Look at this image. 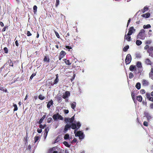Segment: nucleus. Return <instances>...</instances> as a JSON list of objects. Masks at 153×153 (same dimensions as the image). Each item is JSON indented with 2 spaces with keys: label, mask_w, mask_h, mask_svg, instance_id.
<instances>
[{
  "label": "nucleus",
  "mask_w": 153,
  "mask_h": 153,
  "mask_svg": "<svg viewBox=\"0 0 153 153\" xmlns=\"http://www.w3.org/2000/svg\"><path fill=\"white\" fill-rule=\"evenodd\" d=\"M76 127H78V128L75 129L74 130V134H83V133L82 131H78V129L81 126V124L79 122H76Z\"/></svg>",
  "instance_id": "3"
},
{
  "label": "nucleus",
  "mask_w": 153,
  "mask_h": 153,
  "mask_svg": "<svg viewBox=\"0 0 153 153\" xmlns=\"http://www.w3.org/2000/svg\"><path fill=\"white\" fill-rule=\"evenodd\" d=\"M149 46L148 45H146L144 47V49L145 50H147V49H148L149 48Z\"/></svg>",
  "instance_id": "62"
},
{
  "label": "nucleus",
  "mask_w": 153,
  "mask_h": 153,
  "mask_svg": "<svg viewBox=\"0 0 153 153\" xmlns=\"http://www.w3.org/2000/svg\"><path fill=\"white\" fill-rule=\"evenodd\" d=\"M141 92L142 94H144L145 93V91L144 89H142L140 91Z\"/></svg>",
  "instance_id": "60"
},
{
  "label": "nucleus",
  "mask_w": 153,
  "mask_h": 153,
  "mask_svg": "<svg viewBox=\"0 0 153 153\" xmlns=\"http://www.w3.org/2000/svg\"><path fill=\"white\" fill-rule=\"evenodd\" d=\"M45 126H46L45 125L44 126H43L42 125L40 124L39 125V127L41 129H42V128L43 129V128H45Z\"/></svg>",
  "instance_id": "50"
},
{
  "label": "nucleus",
  "mask_w": 153,
  "mask_h": 153,
  "mask_svg": "<svg viewBox=\"0 0 153 153\" xmlns=\"http://www.w3.org/2000/svg\"><path fill=\"white\" fill-rule=\"evenodd\" d=\"M144 117H146L148 120H149L151 118L150 114L147 112H144Z\"/></svg>",
  "instance_id": "11"
},
{
  "label": "nucleus",
  "mask_w": 153,
  "mask_h": 153,
  "mask_svg": "<svg viewBox=\"0 0 153 153\" xmlns=\"http://www.w3.org/2000/svg\"><path fill=\"white\" fill-rule=\"evenodd\" d=\"M4 53H8V50L7 48L6 47H5L4 48Z\"/></svg>",
  "instance_id": "47"
},
{
  "label": "nucleus",
  "mask_w": 153,
  "mask_h": 153,
  "mask_svg": "<svg viewBox=\"0 0 153 153\" xmlns=\"http://www.w3.org/2000/svg\"><path fill=\"white\" fill-rule=\"evenodd\" d=\"M136 43L137 45L139 46L142 44V42L141 41L138 40L136 41Z\"/></svg>",
  "instance_id": "34"
},
{
  "label": "nucleus",
  "mask_w": 153,
  "mask_h": 153,
  "mask_svg": "<svg viewBox=\"0 0 153 153\" xmlns=\"http://www.w3.org/2000/svg\"><path fill=\"white\" fill-rule=\"evenodd\" d=\"M65 47L67 49H72V47L70 46H66Z\"/></svg>",
  "instance_id": "59"
},
{
  "label": "nucleus",
  "mask_w": 153,
  "mask_h": 153,
  "mask_svg": "<svg viewBox=\"0 0 153 153\" xmlns=\"http://www.w3.org/2000/svg\"><path fill=\"white\" fill-rule=\"evenodd\" d=\"M75 137H78L80 139L82 140L84 137V134H75Z\"/></svg>",
  "instance_id": "21"
},
{
  "label": "nucleus",
  "mask_w": 153,
  "mask_h": 153,
  "mask_svg": "<svg viewBox=\"0 0 153 153\" xmlns=\"http://www.w3.org/2000/svg\"><path fill=\"white\" fill-rule=\"evenodd\" d=\"M135 87L137 89H138V90L140 89L141 87V84H140V82L137 83L135 85Z\"/></svg>",
  "instance_id": "29"
},
{
  "label": "nucleus",
  "mask_w": 153,
  "mask_h": 153,
  "mask_svg": "<svg viewBox=\"0 0 153 153\" xmlns=\"http://www.w3.org/2000/svg\"><path fill=\"white\" fill-rule=\"evenodd\" d=\"M143 84L144 86H147L149 85V83L148 81L144 80L143 81Z\"/></svg>",
  "instance_id": "23"
},
{
  "label": "nucleus",
  "mask_w": 153,
  "mask_h": 153,
  "mask_svg": "<svg viewBox=\"0 0 153 153\" xmlns=\"http://www.w3.org/2000/svg\"><path fill=\"white\" fill-rule=\"evenodd\" d=\"M39 139V137H34L35 142L34 143H36Z\"/></svg>",
  "instance_id": "44"
},
{
  "label": "nucleus",
  "mask_w": 153,
  "mask_h": 153,
  "mask_svg": "<svg viewBox=\"0 0 153 153\" xmlns=\"http://www.w3.org/2000/svg\"><path fill=\"white\" fill-rule=\"evenodd\" d=\"M63 61L65 62L66 64L68 65H71V63L70 62L69 60H67L66 59H63Z\"/></svg>",
  "instance_id": "27"
},
{
  "label": "nucleus",
  "mask_w": 153,
  "mask_h": 153,
  "mask_svg": "<svg viewBox=\"0 0 153 153\" xmlns=\"http://www.w3.org/2000/svg\"><path fill=\"white\" fill-rule=\"evenodd\" d=\"M136 66L135 65H130L129 67V70L131 71H134V70L136 68Z\"/></svg>",
  "instance_id": "24"
},
{
  "label": "nucleus",
  "mask_w": 153,
  "mask_h": 153,
  "mask_svg": "<svg viewBox=\"0 0 153 153\" xmlns=\"http://www.w3.org/2000/svg\"><path fill=\"white\" fill-rule=\"evenodd\" d=\"M62 138V136L61 135H59L58 136V137L56 138V140L54 142V143H56L59 142Z\"/></svg>",
  "instance_id": "22"
},
{
  "label": "nucleus",
  "mask_w": 153,
  "mask_h": 153,
  "mask_svg": "<svg viewBox=\"0 0 153 153\" xmlns=\"http://www.w3.org/2000/svg\"><path fill=\"white\" fill-rule=\"evenodd\" d=\"M57 148L56 147H53L51 149H49L48 153H58L57 151H56Z\"/></svg>",
  "instance_id": "10"
},
{
  "label": "nucleus",
  "mask_w": 153,
  "mask_h": 153,
  "mask_svg": "<svg viewBox=\"0 0 153 153\" xmlns=\"http://www.w3.org/2000/svg\"><path fill=\"white\" fill-rule=\"evenodd\" d=\"M136 66L137 68L135 70V73L136 74H138L140 73H141L143 70V68L141 62L138 61L137 62Z\"/></svg>",
  "instance_id": "1"
},
{
  "label": "nucleus",
  "mask_w": 153,
  "mask_h": 153,
  "mask_svg": "<svg viewBox=\"0 0 153 153\" xmlns=\"http://www.w3.org/2000/svg\"><path fill=\"white\" fill-rule=\"evenodd\" d=\"M56 98L59 102H60L62 101V98L60 97V95L58 94L56 97Z\"/></svg>",
  "instance_id": "17"
},
{
  "label": "nucleus",
  "mask_w": 153,
  "mask_h": 153,
  "mask_svg": "<svg viewBox=\"0 0 153 153\" xmlns=\"http://www.w3.org/2000/svg\"><path fill=\"white\" fill-rule=\"evenodd\" d=\"M37 132L39 133H41L42 132V129L41 128L38 129Z\"/></svg>",
  "instance_id": "58"
},
{
  "label": "nucleus",
  "mask_w": 153,
  "mask_h": 153,
  "mask_svg": "<svg viewBox=\"0 0 153 153\" xmlns=\"http://www.w3.org/2000/svg\"><path fill=\"white\" fill-rule=\"evenodd\" d=\"M71 127V125L67 124L65 126V128L64 130V132L66 133V131L69 129H70Z\"/></svg>",
  "instance_id": "14"
},
{
  "label": "nucleus",
  "mask_w": 153,
  "mask_h": 153,
  "mask_svg": "<svg viewBox=\"0 0 153 153\" xmlns=\"http://www.w3.org/2000/svg\"><path fill=\"white\" fill-rule=\"evenodd\" d=\"M74 116L72 117L71 118H65V121L66 123H72L74 121Z\"/></svg>",
  "instance_id": "6"
},
{
  "label": "nucleus",
  "mask_w": 153,
  "mask_h": 153,
  "mask_svg": "<svg viewBox=\"0 0 153 153\" xmlns=\"http://www.w3.org/2000/svg\"><path fill=\"white\" fill-rule=\"evenodd\" d=\"M59 0H56V6H57L59 4Z\"/></svg>",
  "instance_id": "56"
},
{
  "label": "nucleus",
  "mask_w": 153,
  "mask_h": 153,
  "mask_svg": "<svg viewBox=\"0 0 153 153\" xmlns=\"http://www.w3.org/2000/svg\"><path fill=\"white\" fill-rule=\"evenodd\" d=\"M63 143L66 146L68 147H70V145H69L68 143V142H67L65 141Z\"/></svg>",
  "instance_id": "41"
},
{
  "label": "nucleus",
  "mask_w": 153,
  "mask_h": 153,
  "mask_svg": "<svg viewBox=\"0 0 153 153\" xmlns=\"http://www.w3.org/2000/svg\"><path fill=\"white\" fill-rule=\"evenodd\" d=\"M69 111L68 110L65 109L64 110V112L65 114L68 113Z\"/></svg>",
  "instance_id": "63"
},
{
  "label": "nucleus",
  "mask_w": 153,
  "mask_h": 153,
  "mask_svg": "<svg viewBox=\"0 0 153 153\" xmlns=\"http://www.w3.org/2000/svg\"><path fill=\"white\" fill-rule=\"evenodd\" d=\"M152 51H153V47H150L147 50L148 52H152Z\"/></svg>",
  "instance_id": "36"
},
{
  "label": "nucleus",
  "mask_w": 153,
  "mask_h": 153,
  "mask_svg": "<svg viewBox=\"0 0 153 153\" xmlns=\"http://www.w3.org/2000/svg\"><path fill=\"white\" fill-rule=\"evenodd\" d=\"M127 29L126 30V34L124 36V39L127 40L128 41L130 42L131 40V37L130 35H128V33L126 34L127 32Z\"/></svg>",
  "instance_id": "8"
},
{
  "label": "nucleus",
  "mask_w": 153,
  "mask_h": 153,
  "mask_svg": "<svg viewBox=\"0 0 153 153\" xmlns=\"http://www.w3.org/2000/svg\"><path fill=\"white\" fill-rule=\"evenodd\" d=\"M71 125V127L73 129H75L76 128V125L75 123H72Z\"/></svg>",
  "instance_id": "30"
},
{
  "label": "nucleus",
  "mask_w": 153,
  "mask_h": 153,
  "mask_svg": "<svg viewBox=\"0 0 153 153\" xmlns=\"http://www.w3.org/2000/svg\"><path fill=\"white\" fill-rule=\"evenodd\" d=\"M70 104L71 108L74 110L75 109L76 105V102H73L71 103Z\"/></svg>",
  "instance_id": "16"
},
{
  "label": "nucleus",
  "mask_w": 153,
  "mask_h": 153,
  "mask_svg": "<svg viewBox=\"0 0 153 153\" xmlns=\"http://www.w3.org/2000/svg\"><path fill=\"white\" fill-rule=\"evenodd\" d=\"M152 42V40H149L146 41V42L145 43L147 45H149Z\"/></svg>",
  "instance_id": "42"
},
{
  "label": "nucleus",
  "mask_w": 153,
  "mask_h": 153,
  "mask_svg": "<svg viewBox=\"0 0 153 153\" xmlns=\"http://www.w3.org/2000/svg\"><path fill=\"white\" fill-rule=\"evenodd\" d=\"M149 53V56L153 57V53L152 52H148Z\"/></svg>",
  "instance_id": "61"
},
{
  "label": "nucleus",
  "mask_w": 153,
  "mask_h": 153,
  "mask_svg": "<svg viewBox=\"0 0 153 153\" xmlns=\"http://www.w3.org/2000/svg\"><path fill=\"white\" fill-rule=\"evenodd\" d=\"M64 138L65 140H71L73 137L72 136H69V134H65V135L64 137Z\"/></svg>",
  "instance_id": "15"
},
{
  "label": "nucleus",
  "mask_w": 153,
  "mask_h": 153,
  "mask_svg": "<svg viewBox=\"0 0 153 153\" xmlns=\"http://www.w3.org/2000/svg\"><path fill=\"white\" fill-rule=\"evenodd\" d=\"M136 57L137 58H140L141 57V56L140 54L139 53H137L136 54Z\"/></svg>",
  "instance_id": "48"
},
{
  "label": "nucleus",
  "mask_w": 153,
  "mask_h": 153,
  "mask_svg": "<svg viewBox=\"0 0 153 153\" xmlns=\"http://www.w3.org/2000/svg\"><path fill=\"white\" fill-rule=\"evenodd\" d=\"M149 73H153V66H152L151 71Z\"/></svg>",
  "instance_id": "64"
},
{
  "label": "nucleus",
  "mask_w": 153,
  "mask_h": 153,
  "mask_svg": "<svg viewBox=\"0 0 153 153\" xmlns=\"http://www.w3.org/2000/svg\"><path fill=\"white\" fill-rule=\"evenodd\" d=\"M141 16L143 17L148 18L150 16V14L149 13H147L143 14Z\"/></svg>",
  "instance_id": "26"
},
{
  "label": "nucleus",
  "mask_w": 153,
  "mask_h": 153,
  "mask_svg": "<svg viewBox=\"0 0 153 153\" xmlns=\"http://www.w3.org/2000/svg\"><path fill=\"white\" fill-rule=\"evenodd\" d=\"M131 95L132 98L134 101V102L135 103V102L136 100H135V93H134V92L132 91L131 93Z\"/></svg>",
  "instance_id": "20"
},
{
  "label": "nucleus",
  "mask_w": 153,
  "mask_h": 153,
  "mask_svg": "<svg viewBox=\"0 0 153 153\" xmlns=\"http://www.w3.org/2000/svg\"><path fill=\"white\" fill-rule=\"evenodd\" d=\"M45 97L42 94L40 95L39 96V98L41 100H42L45 99Z\"/></svg>",
  "instance_id": "39"
},
{
  "label": "nucleus",
  "mask_w": 153,
  "mask_h": 153,
  "mask_svg": "<svg viewBox=\"0 0 153 153\" xmlns=\"http://www.w3.org/2000/svg\"><path fill=\"white\" fill-rule=\"evenodd\" d=\"M27 35L28 36H31L32 35V34L30 33L29 31H28L27 33Z\"/></svg>",
  "instance_id": "57"
},
{
  "label": "nucleus",
  "mask_w": 153,
  "mask_h": 153,
  "mask_svg": "<svg viewBox=\"0 0 153 153\" xmlns=\"http://www.w3.org/2000/svg\"><path fill=\"white\" fill-rule=\"evenodd\" d=\"M13 106L14 107V111H17L18 109V108H17V105H16L15 104H14L13 105Z\"/></svg>",
  "instance_id": "43"
},
{
  "label": "nucleus",
  "mask_w": 153,
  "mask_h": 153,
  "mask_svg": "<svg viewBox=\"0 0 153 153\" xmlns=\"http://www.w3.org/2000/svg\"><path fill=\"white\" fill-rule=\"evenodd\" d=\"M46 117V115H44L42 118L40 120L39 122V124L41 123L42 121H43V120Z\"/></svg>",
  "instance_id": "31"
},
{
  "label": "nucleus",
  "mask_w": 153,
  "mask_h": 153,
  "mask_svg": "<svg viewBox=\"0 0 153 153\" xmlns=\"http://www.w3.org/2000/svg\"><path fill=\"white\" fill-rule=\"evenodd\" d=\"M77 141V140L76 138H74V139L72 140V141H71V143H75Z\"/></svg>",
  "instance_id": "55"
},
{
  "label": "nucleus",
  "mask_w": 153,
  "mask_h": 153,
  "mask_svg": "<svg viewBox=\"0 0 153 153\" xmlns=\"http://www.w3.org/2000/svg\"><path fill=\"white\" fill-rule=\"evenodd\" d=\"M135 31L136 30L133 27H131L129 29V31L128 33V35H131L135 32Z\"/></svg>",
  "instance_id": "7"
},
{
  "label": "nucleus",
  "mask_w": 153,
  "mask_h": 153,
  "mask_svg": "<svg viewBox=\"0 0 153 153\" xmlns=\"http://www.w3.org/2000/svg\"><path fill=\"white\" fill-rule=\"evenodd\" d=\"M53 118L55 120H62L63 119V117L58 113L53 115Z\"/></svg>",
  "instance_id": "4"
},
{
  "label": "nucleus",
  "mask_w": 153,
  "mask_h": 153,
  "mask_svg": "<svg viewBox=\"0 0 153 153\" xmlns=\"http://www.w3.org/2000/svg\"><path fill=\"white\" fill-rule=\"evenodd\" d=\"M151 27V26L150 24H148L146 25H144L143 26V28L144 29H148Z\"/></svg>",
  "instance_id": "32"
},
{
  "label": "nucleus",
  "mask_w": 153,
  "mask_h": 153,
  "mask_svg": "<svg viewBox=\"0 0 153 153\" xmlns=\"http://www.w3.org/2000/svg\"><path fill=\"white\" fill-rule=\"evenodd\" d=\"M45 132L44 134H45V133H46V134H47L49 130V128L48 127H46V126H45Z\"/></svg>",
  "instance_id": "37"
},
{
  "label": "nucleus",
  "mask_w": 153,
  "mask_h": 153,
  "mask_svg": "<svg viewBox=\"0 0 153 153\" xmlns=\"http://www.w3.org/2000/svg\"><path fill=\"white\" fill-rule=\"evenodd\" d=\"M129 48V46L128 45L125 46L123 48V50L124 51H126Z\"/></svg>",
  "instance_id": "38"
},
{
  "label": "nucleus",
  "mask_w": 153,
  "mask_h": 153,
  "mask_svg": "<svg viewBox=\"0 0 153 153\" xmlns=\"http://www.w3.org/2000/svg\"><path fill=\"white\" fill-rule=\"evenodd\" d=\"M37 7L36 5H34L33 7V10L34 13H36L37 11Z\"/></svg>",
  "instance_id": "40"
},
{
  "label": "nucleus",
  "mask_w": 153,
  "mask_h": 153,
  "mask_svg": "<svg viewBox=\"0 0 153 153\" xmlns=\"http://www.w3.org/2000/svg\"><path fill=\"white\" fill-rule=\"evenodd\" d=\"M1 90L4 92H6L7 91V89H4L2 87H0V90Z\"/></svg>",
  "instance_id": "53"
},
{
  "label": "nucleus",
  "mask_w": 153,
  "mask_h": 153,
  "mask_svg": "<svg viewBox=\"0 0 153 153\" xmlns=\"http://www.w3.org/2000/svg\"><path fill=\"white\" fill-rule=\"evenodd\" d=\"M131 60V57L130 54L127 55L125 59V63L126 65L130 63Z\"/></svg>",
  "instance_id": "5"
},
{
  "label": "nucleus",
  "mask_w": 153,
  "mask_h": 153,
  "mask_svg": "<svg viewBox=\"0 0 153 153\" xmlns=\"http://www.w3.org/2000/svg\"><path fill=\"white\" fill-rule=\"evenodd\" d=\"M55 35H56V37L58 38H60V36L59 35V33L57 32H56V31L55 32Z\"/></svg>",
  "instance_id": "51"
},
{
  "label": "nucleus",
  "mask_w": 153,
  "mask_h": 153,
  "mask_svg": "<svg viewBox=\"0 0 153 153\" xmlns=\"http://www.w3.org/2000/svg\"><path fill=\"white\" fill-rule=\"evenodd\" d=\"M145 63L147 65H151V67L153 66V63L149 59H146L145 60Z\"/></svg>",
  "instance_id": "12"
},
{
  "label": "nucleus",
  "mask_w": 153,
  "mask_h": 153,
  "mask_svg": "<svg viewBox=\"0 0 153 153\" xmlns=\"http://www.w3.org/2000/svg\"><path fill=\"white\" fill-rule=\"evenodd\" d=\"M145 30L143 29H141L140 30L139 33L137 35V39L144 40L145 38Z\"/></svg>",
  "instance_id": "2"
},
{
  "label": "nucleus",
  "mask_w": 153,
  "mask_h": 153,
  "mask_svg": "<svg viewBox=\"0 0 153 153\" xmlns=\"http://www.w3.org/2000/svg\"><path fill=\"white\" fill-rule=\"evenodd\" d=\"M146 97L149 100L153 102V97H151L149 93L146 94Z\"/></svg>",
  "instance_id": "13"
},
{
  "label": "nucleus",
  "mask_w": 153,
  "mask_h": 153,
  "mask_svg": "<svg viewBox=\"0 0 153 153\" xmlns=\"http://www.w3.org/2000/svg\"><path fill=\"white\" fill-rule=\"evenodd\" d=\"M143 125L146 126H148V123L146 121H144L143 123Z\"/></svg>",
  "instance_id": "54"
},
{
  "label": "nucleus",
  "mask_w": 153,
  "mask_h": 153,
  "mask_svg": "<svg viewBox=\"0 0 153 153\" xmlns=\"http://www.w3.org/2000/svg\"><path fill=\"white\" fill-rule=\"evenodd\" d=\"M137 100L140 102H141L142 100V97L141 96H139L137 97Z\"/></svg>",
  "instance_id": "33"
},
{
  "label": "nucleus",
  "mask_w": 153,
  "mask_h": 153,
  "mask_svg": "<svg viewBox=\"0 0 153 153\" xmlns=\"http://www.w3.org/2000/svg\"><path fill=\"white\" fill-rule=\"evenodd\" d=\"M53 104V101L52 100L50 101L47 104V107L48 108H49Z\"/></svg>",
  "instance_id": "18"
},
{
  "label": "nucleus",
  "mask_w": 153,
  "mask_h": 153,
  "mask_svg": "<svg viewBox=\"0 0 153 153\" xmlns=\"http://www.w3.org/2000/svg\"><path fill=\"white\" fill-rule=\"evenodd\" d=\"M70 95V92L68 91H66L62 96V97L63 98H68Z\"/></svg>",
  "instance_id": "9"
},
{
  "label": "nucleus",
  "mask_w": 153,
  "mask_h": 153,
  "mask_svg": "<svg viewBox=\"0 0 153 153\" xmlns=\"http://www.w3.org/2000/svg\"><path fill=\"white\" fill-rule=\"evenodd\" d=\"M52 120V119L51 118H49L48 119V123H50Z\"/></svg>",
  "instance_id": "49"
},
{
  "label": "nucleus",
  "mask_w": 153,
  "mask_h": 153,
  "mask_svg": "<svg viewBox=\"0 0 153 153\" xmlns=\"http://www.w3.org/2000/svg\"><path fill=\"white\" fill-rule=\"evenodd\" d=\"M66 54V53L65 52L63 51H62L60 53V57H62V58H63L64 56Z\"/></svg>",
  "instance_id": "25"
},
{
  "label": "nucleus",
  "mask_w": 153,
  "mask_h": 153,
  "mask_svg": "<svg viewBox=\"0 0 153 153\" xmlns=\"http://www.w3.org/2000/svg\"><path fill=\"white\" fill-rule=\"evenodd\" d=\"M134 76L133 74L131 72L129 74V77L130 79L132 78Z\"/></svg>",
  "instance_id": "45"
},
{
  "label": "nucleus",
  "mask_w": 153,
  "mask_h": 153,
  "mask_svg": "<svg viewBox=\"0 0 153 153\" xmlns=\"http://www.w3.org/2000/svg\"><path fill=\"white\" fill-rule=\"evenodd\" d=\"M59 79L56 78L55 79L53 82H52L51 83L52 85L53 86L54 84H56L59 82Z\"/></svg>",
  "instance_id": "28"
},
{
  "label": "nucleus",
  "mask_w": 153,
  "mask_h": 153,
  "mask_svg": "<svg viewBox=\"0 0 153 153\" xmlns=\"http://www.w3.org/2000/svg\"><path fill=\"white\" fill-rule=\"evenodd\" d=\"M36 75L35 74H33L30 77V79L31 80L33 78V77Z\"/></svg>",
  "instance_id": "52"
},
{
  "label": "nucleus",
  "mask_w": 153,
  "mask_h": 153,
  "mask_svg": "<svg viewBox=\"0 0 153 153\" xmlns=\"http://www.w3.org/2000/svg\"><path fill=\"white\" fill-rule=\"evenodd\" d=\"M43 61L45 62H50V59L49 57L48 56H45L44 59Z\"/></svg>",
  "instance_id": "19"
},
{
  "label": "nucleus",
  "mask_w": 153,
  "mask_h": 153,
  "mask_svg": "<svg viewBox=\"0 0 153 153\" xmlns=\"http://www.w3.org/2000/svg\"><path fill=\"white\" fill-rule=\"evenodd\" d=\"M149 77L153 80V73H149Z\"/></svg>",
  "instance_id": "46"
},
{
  "label": "nucleus",
  "mask_w": 153,
  "mask_h": 153,
  "mask_svg": "<svg viewBox=\"0 0 153 153\" xmlns=\"http://www.w3.org/2000/svg\"><path fill=\"white\" fill-rule=\"evenodd\" d=\"M148 10V8L146 6L141 11L143 13H144L145 11H147Z\"/></svg>",
  "instance_id": "35"
}]
</instances>
